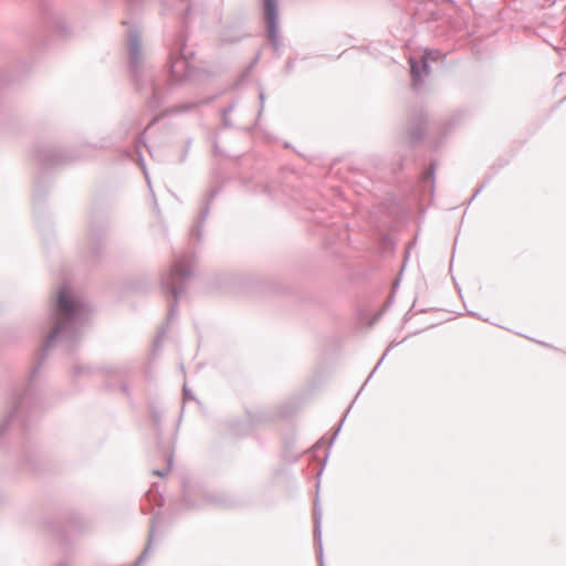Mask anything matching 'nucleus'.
I'll return each instance as SVG.
<instances>
[{
    "label": "nucleus",
    "mask_w": 566,
    "mask_h": 566,
    "mask_svg": "<svg viewBox=\"0 0 566 566\" xmlns=\"http://www.w3.org/2000/svg\"><path fill=\"white\" fill-rule=\"evenodd\" d=\"M154 538H155V517L151 520V526L149 530L147 544L134 566H142L145 563V560L147 559V556L149 554V549L154 542Z\"/></svg>",
    "instance_id": "13"
},
{
    "label": "nucleus",
    "mask_w": 566,
    "mask_h": 566,
    "mask_svg": "<svg viewBox=\"0 0 566 566\" xmlns=\"http://www.w3.org/2000/svg\"><path fill=\"white\" fill-rule=\"evenodd\" d=\"M259 98L261 101V108H263V104H264V92L263 90H260V93H259ZM262 109H260L261 112Z\"/></svg>",
    "instance_id": "26"
},
{
    "label": "nucleus",
    "mask_w": 566,
    "mask_h": 566,
    "mask_svg": "<svg viewBox=\"0 0 566 566\" xmlns=\"http://www.w3.org/2000/svg\"><path fill=\"white\" fill-rule=\"evenodd\" d=\"M389 352V348L386 349V352L384 353V355L381 356V358L379 359V361L377 363V365L374 367V369L371 370V373L369 374L368 379H370V377L374 375V373L376 371V369L382 364L385 357L387 356Z\"/></svg>",
    "instance_id": "19"
},
{
    "label": "nucleus",
    "mask_w": 566,
    "mask_h": 566,
    "mask_svg": "<svg viewBox=\"0 0 566 566\" xmlns=\"http://www.w3.org/2000/svg\"><path fill=\"white\" fill-rule=\"evenodd\" d=\"M35 403V396L30 382L27 388L19 392L14 390L11 396L10 409L0 423V436L4 433L9 424L24 412L29 411Z\"/></svg>",
    "instance_id": "4"
},
{
    "label": "nucleus",
    "mask_w": 566,
    "mask_h": 566,
    "mask_svg": "<svg viewBox=\"0 0 566 566\" xmlns=\"http://www.w3.org/2000/svg\"><path fill=\"white\" fill-rule=\"evenodd\" d=\"M439 53L426 50L421 59L410 57L409 59V65H410V75H411V82L412 87L415 90H418V86L423 81V75H427L429 73V64L428 59H434L433 54Z\"/></svg>",
    "instance_id": "8"
},
{
    "label": "nucleus",
    "mask_w": 566,
    "mask_h": 566,
    "mask_svg": "<svg viewBox=\"0 0 566 566\" xmlns=\"http://www.w3.org/2000/svg\"><path fill=\"white\" fill-rule=\"evenodd\" d=\"M151 418H153V421L158 424L159 421H160V418H161V415L159 413V411L157 410H153L151 412Z\"/></svg>",
    "instance_id": "23"
},
{
    "label": "nucleus",
    "mask_w": 566,
    "mask_h": 566,
    "mask_svg": "<svg viewBox=\"0 0 566 566\" xmlns=\"http://www.w3.org/2000/svg\"><path fill=\"white\" fill-rule=\"evenodd\" d=\"M158 500H159L158 505H159V509H160L163 505H165V501H164V500H165V497L159 496V497H158Z\"/></svg>",
    "instance_id": "31"
},
{
    "label": "nucleus",
    "mask_w": 566,
    "mask_h": 566,
    "mask_svg": "<svg viewBox=\"0 0 566 566\" xmlns=\"http://www.w3.org/2000/svg\"><path fill=\"white\" fill-rule=\"evenodd\" d=\"M263 19L266 25V34L272 49L279 52L281 41L279 39V3L277 0H262Z\"/></svg>",
    "instance_id": "7"
},
{
    "label": "nucleus",
    "mask_w": 566,
    "mask_h": 566,
    "mask_svg": "<svg viewBox=\"0 0 566 566\" xmlns=\"http://www.w3.org/2000/svg\"><path fill=\"white\" fill-rule=\"evenodd\" d=\"M469 314H470L471 316H473V317H476V318H480V319H482V321H484V322H488V319H486V318L481 317V316H480L478 313H475V312H471V311H470V312H469Z\"/></svg>",
    "instance_id": "29"
},
{
    "label": "nucleus",
    "mask_w": 566,
    "mask_h": 566,
    "mask_svg": "<svg viewBox=\"0 0 566 566\" xmlns=\"http://www.w3.org/2000/svg\"><path fill=\"white\" fill-rule=\"evenodd\" d=\"M293 70V61L289 60L286 63V72H291Z\"/></svg>",
    "instance_id": "28"
},
{
    "label": "nucleus",
    "mask_w": 566,
    "mask_h": 566,
    "mask_svg": "<svg viewBox=\"0 0 566 566\" xmlns=\"http://www.w3.org/2000/svg\"><path fill=\"white\" fill-rule=\"evenodd\" d=\"M59 566H66L65 564H60Z\"/></svg>",
    "instance_id": "34"
},
{
    "label": "nucleus",
    "mask_w": 566,
    "mask_h": 566,
    "mask_svg": "<svg viewBox=\"0 0 566 566\" xmlns=\"http://www.w3.org/2000/svg\"><path fill=\"white\" fill-rule=\"evenodd\" d=\"M349 410H350V407L347 409V411H346V412H349ZM346 415H347V413H345V415H344V417L342 418V420H340V422H339L338 427L336 428V430H335V432H334V436H333V438H332L331 444L333 443L334 439H335V438H336V436L338 434V432H339V430H340V428H342V424H343V422L345 421Z\"/></svg>",
    "instance_id": "20"
},
{
    "label": "nucleus",
    "mask_w": 566,
    "mask_h": 566,
    "mask_svg": "<svg viewBox=\"0 0 566 566\" xmlns=\"http://www.w3.org/2000/svg\"><path fill=\"white\" fill-rule=\"evenodd\" d=\"M160 520H161V512H160V510H159V511H158V523L160 522Z\"/></svg>",
    "instance_id": "33"
},
{
    "label": "nucleus",
    "mask_w": 566,
    "mask_h": 566,
    "mask_svg": "<svg viewBox=\"0 0 566 566\" xmlns=\"http://www.w3.org/2000/svg\"><path fill=\"white\" fill-rule=\"evenodd\" d=\"M36 157L45 166H55L72 159L60 148H41L36 151Z\"/></svg>",
    "instance_id": "9"
},
{
    "label": "nucleus",
    "mask_w": 566,
    "mask_h": 566,
    "mask_svg": "<svg viewBox=\"0 0 566 566\" xmlns=\"http://www.w3.org/2000/svg\"><path fill=\"white\" fill-rule=\"evenodd\" d=\"M235 107V103L229 104L224 109L221 111V123L224 128L232 127V123L230 122V114L233 112Z\"/></svg>",
    "instance_id": "15"
},
{
    "label": "nucleus",
    "mask_w": 566,
    "mask_h": 566,
    "mask_svg": "<svg viewBox=\"0 0 566 566\" xmlns=\"http://www.w3.org/2000/svg\"><path fill=\"white\" fill-rule=\"evenodd\" d=\"M192 105H181L178 107L177 112H186L188 111Z\"/></svg>",
    "instance_id": "27"
},
{
    "label": "nucleus",
    "mask_w": 566,
    "mask_h": 566,
    "mask_svg": "<svg viewBox=\"0 0 566 566\" xmlns=\"http://www.w3.org/2000/svg\"><path fill=\"white\" fill-rule=\"evenodd\" d=\"M182 400H184V403H186L188 401H196L197 403H199L196 400V398L193 397L192 392L188 389L186 384L184 385V388H182Z\"/></svg>",
    "instance_id": "17"
},
{
    "label": "nucleus",
    "mask_w": 566,
    "mask_h": 566,
    "mask_svg": "<svg viewBox=\"0 0 566 566\" xmlns=\"http://www.w3.org/2000/svg\"><path fill=\"white\" fill-rule=\"evenodd\" d=\"M213 505H214V507H216V506H221V505H223V504H222V502L220 501V499H219V497H216V496H214Z\"/></svg>",
    "instance_id": "30"
},
{
    "label": "nucleus",
    "mask_w": 566,
    "mask_h": 566,
    "mask_svg": "<svg viewBox=\"0 0 566 566\" xmlns=\"http://www.w3.org/2000/svg\"><path fill=\"white\" fill-rule=\"evenodd\" d=\"M259 56H260V54H258V55L253 59V61L251 62V64L247 67L245 72H244V74H243V76H244V77H245V76H248V74H249V72L251 71V69H252V67H254V65L258 63V61H259Z\"/></svg>",
    "instance_id": "22"
},
{
    "label": "nucleus",
    "mask_w": 566,
    "mask_h": 566,
    "mask_svg": "<svg viewBox=\"0 0 566 566\" xmlns=\"http://www.w3.org/2000/svg\"><path fill=\"white\" fill-rule=\"evenodd\" d=\"M297 409L298 406L296 402L294 400H290L282 405L275 413L272 411H263L258 418L254 416H249V419L233 423L231 426V430L235 436H245L251 432L255 423L273 420L275 417L286 418L293 415Z\"/></svg>",
    "instance_id": "5"
},
{
    "label": "nucleus",
    "mask_w": 566,
    "mask_h": 566,
    "mask_svg": "<svg viewBox=\"0 0 566 566\" xmlns=\"http://www.w3.org/2000/svg\"><path fill=\"white\" fill-rule=\"evenodd\" d=\"M128 3L132 10H137L142 6L143 0H128Z\"/></svg>",
    "instance_id": "21"
},
{
    "label": "nucleus",
    "mask_w": 566,
    "mask_h": 566,
    "mask_svg": "<svg viewBox=\"0 0 566 566\" xmlns=\"http://www.w3.org/2000/svg\"><path fill=\"white\" fill-rule=\"evenodd\" d=\"M434 171H436V164L433 161L430 163V166L428 169L423 172L421 177V187L423 190H427V187H430V189H433L434 186Z\"/></svg>",
    "instance_id": "14"
},
{
    "label": "nucleus",
    "mask_w": 566,
    "mask_h": 566,
    "mask_svg": "<svg viewBox=\"0 0 566 566\" xmlns=\"http://www.w3.org/2000/svg\"><path fill=\"white\" fill-rule=\"evenodd\" d=\"M192 255H177L168 273L161 277L164 291L174 297V303L169 305L168 319L177 316L178 300L182 296L187 287V281L191 275Z\"/></svg>",
    "instance_id": "3"
},
{
    "label": "nucleus",
    "mask_w": 566,
    "mask_h": 566,
    "mask_svg": "<svg viewBox=\"0 0 566 566\" xmlns=\"http://www.w3.org/2000/svg\"><path fill=\"white\" fill-rule=\"evenodd\" d=\"M485 187V184H482L473 193V196L470 199V202L482 191V189Z\"/></svg>",
    "instance_id": "25"
},
{
    "label": "nucleus",
    "mask_w": 566,
    "mask_h": 566,
    "mask_svg": "<svg viewBox=\"0 0 566 566\" xmlns=\"http://www.w3.org/2000/svg\"><path fill=\"white\" fill-rule=\"evenodd\" d=\"M167 461H168V467L166 469H164V470H154L153 473L155 475H157V476H161V478L166 476L168 474V472L170 471V468L172 465V457L169 455Z\"/></svg>",
    "instance_id": "18"
},
{
    "label": "nucleus",
    "mask_w": 566,
    "mask_h": 566,
    "mask_svg": "<svg viewBox=\"0 0 566 566\" xmlns=\"http://www.w3.org/2000/svg\"><path fill=\"white\" fill-rule=\"evenodd\" d=\"M90 313V305L84 300L74 296L66 285L61 286L50 305L48 323L51 331L41 349V360L56 346L72 349L82 336Z\"/></svg>",
    "instance_id": "2"
},
{
    "label": "nucleus",
    "mask_w": 566,
    "mask_h": 566,
    "mask_svg": "<svg viewBox=\"0 0 566 566\" xmlns=\"http://www.w3.org/2000/svg\"><path fill=\"white\" fill-rule=\"evenodd\" d=\"M210 492L208 485L198 476H189L184 481L181 504L197 509L208 503Z\"/></svg>",
    "instance_id": "6"
},
{
    "label": "nucleus",
    "mask_w": 566,
    "mask_h": 566,
    "mask_svg": "<svg viewBox=\"0 0 566 566\" xmlns=\"http://www.w3.org/2000/svg\"><path fill=\"white\" fill-rule=\"evenodd\" d=\"M128 67L136 90L150 95L148 106L155 109L161 105L166 94L175 84L195 77V67L191 59L182 49L180 52L171 51L169 56V81L163 84L156 80L155 72L146 62L142 46L140 33L137 29H129L127 33Z\"/></svg>",
    "instance_id": "1"
},
{
    "label": "nucleus",
    "mask_w": 566,
    "mask_h": 566,
    "mask_svg": "<svg viewBox=\"0 0 566 566\" xmlns=\"http://www.w3.org/2000/svg\"><path fill=\"white\" fill-rule=\"evenodd\" d=\"M38 368H39V367H35V368L33 369L31 378H33V377H34L35 373L38 371Z\"/></svg>",
    "instance_id": "32"
},
{
    "label": "nucleus",
    "mask_w": 566,
    "mask_h": 566,
    "mask_svg": "<svg viewBox=\"0 0 566 566\" xmlns=\"http://www.w3.org/2000/svg\"><path fill=\"white\" fill-rule=\"evenodd\" d=\"M106 373L107 374L112 373V374H115L117 376H120L122 375V369H119V368H109V369L106 370Z\"/></svg>",
    "instance_id": "24"
},
{
    "label": "nucleus",
    "mask_w": 566,
    "mask_h": 566,
    "mask_svg": "<svg viewBox=\"0 0 566 566\" xmlns=\"http://www.w3.org/2000/svg\"><path fill=\"white\" fill-rule=\"evenodd\" d=\"M140 144H143L145 147H147L145 142H144V134L139 137V139L137 142L136 151H137V154L139 156V166L143 169L145 178H146V180H147V182L149 185L150 184L149 176H148V172H147L146 167H145L144 159H143L142 154H140Z\"/></svg>",
    "instance_id": "16"
},
{
    "label": "nucleus",
    "mask_w": 566,
    "mask_h": 566,
    "mask_svg": "<svg viewBox=\"0 0 566 566\" xmlns=\"http://www.w3.org/2000/svg\"><path fill=\"white\" fill-rule=\"evenodd\" d=\"M321 522H322V512L315 504V507H314V541L317 545L319 566H325L324 560H323Z\"/></svg>",
    "instance_id": "12"
},
{
    "label": "nucleus",
    "mask_w": 566,
    "mask_h": 566,
    "mask_svg": "<svg viewBox=\"0 0 566 566\" xmlns=\"http://www.w3.org/2000/svg\"><path fill=\"white\" fill-rule=\"evenodd\" d=\"M212 199V190L208 189L206 191L203 203L198 217L196 224L191 229V237L196 240H200L202 237V224L207 220L210 212V200Z\"/></svg>",
    "instance_id": "11"
},
{
    "label": "nucleus",
    "mask_w": 566,
    "mask_h": 566,
    "mask_svg": "<svg viewBox=\"0 0 566 566\" xmlns=\"http://www.w3.org/2000/svg\"><path fill=\"white\" fill-rule=\"evenodd\" d=\"M413 125L409 130V138L412 144L419 143L424 136V128L428 123V115L422 109L413 114Z\"/></svg>",
    "instance_id": "10"
}]
</instances>
